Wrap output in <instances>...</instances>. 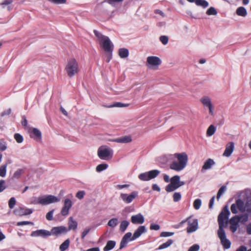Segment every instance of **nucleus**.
<instances>
[{
  "mask_svg": "<svg viewBox=\"0 0 251 251\" xmlns=\"http://www.w3.org/2000/svg\"><path fill=\"white\" fill-rule=\"evenodd\" d=\"M160 229V226L156 224H151L150 226V229L158 230Z\"/></svg>",
  "mask_w": 251,
  "mask_h": 251,
  "instance_id": "nucleus-60",
  "label": "nucleus"
},
{
  "mask_svg": "<svg viewBox=\"0 0 251 251\" xmlns=\"http://www.w3.org/2000/svg\"><path fill=\"white\" fill-rule=\"evenodd\" d=\"M51 235H55L58 236L62 234H65L68 232L67 227L64 226H55L52 228L51 231Z\"/></svg>",
  "mask_w": 251,
  "mask_h": 251,
  "instance_id": "nucleus-14",
  "label": "nucleus"
},
{
  "mask_svg": "<svg viewBox=\"0 0 251 251\" xmlns=\"http://www.w3.org/2000/svg\"><path fill=\"white\" fill-rule=\"evenodd\" d=\"M148 172L150 180L156 177L160 173V171L158 170H153Z\"/></svg>",
  "mask_w": 251,
  "mask_h": 251,
  "instance_id": "nucleus-31",
  "label": "nucleus"
},
{
  "mask_svg": "<svg viewBox=\"0 0 251 251\" xmlns=\"http://www.w3.org/2000/svg\"><path fill=\"white\" fill-rule=\"evenodd\" d=\"M234 148V144L231 142L227 143L226 145V149L223 153V155L226 157H229L232 153Z\"/></svg>",
  "mask_w": 251,
  "mask_h": 251,
  "instance_id": "nucleus-20",
  "label": "nucleus"
},
{
  "mask_svg": "<svg viewBox=\"0 0 251 251\" xmlns=\"http://www.w3.org/2000/svg\"><path fill=\"white\" fill-rule=\"evenodd\" d=\"M238 226H238V225H230V229L233 233H234L237 230Z\"/></svg>",
  "mask_w": 251,
  "mask_h": 251,
  "instance_id": "nucleus-63",
  "label": "nucleus"
},
{
  "mask_svg": "<svg viewBox=\"0 0 251 251\" xmlns=\"http://www.w3.org/2000/svg\"><path fill=\"white\" fill-rule=\"evenodd\" d=\"M116 245V242L112 240L108 241L106 246L103 248L104 251H109L114 248Z\"/></svg>",
  "mask_w": 251,
  "mask_h": 251,
  "instance_id": "nucleus-27",
  "label": "nucleus"
},
{
  "mask_svg": "<svg viewBox=\"0 0 251 251\" xmlns=\"http://www.w3.org/2000/svg\"><path fill=\"white\" fill-rule=\"evenodd\" d=\"M60 199L53 195H47L38 198L37 203L43 205H48L52 203L59 202Z\"/></svg>",
  "mask_w": 251,
  "mask_h": 251,
  "instance_id": "nucleus-6",
  "label": "nucleus"
},
{
  "mask_svg": "<svg viewBox=\"0 0 251 251\" xmlns=\"http://www.w3.org/2000/svg\"><path fill=\"white\" fill-rule=\"evenodd\" d=\"M195 3L197 6H200L203 8L207 7L209 5L208 1L205 0H196Z\"/></svg>",
  "mask_w": 251,
  "mask_h": 251,
  "instance_id": "nucleus-29",
  "label": "nucleus"
},
{
  "mask_svg": "<svg viewBox=\"0 0 251 251\" xmlns=\"http://www.w3.org/2000/svg\"><path fill=\"white\" fill-rule=\"evenodd\" d=\"M119 55L122 58L127 57L129 55L128 50L126 48H121L119 50Z\"/></svg>",
  "mask_w": 251,
  "mask_h": 251,
  "instance_id": "nucleus-28",
  "label": "nucleus"
},
{
  "mask_svg": "<svg viewBox=\"0 0 251 251\" xmlns=\"http://www.w3.org/2000/svg\"><path fill=\"white\" fill-rule=\"evenodd\" d=\"M7 149V145L5 142H0V151H4Z\"/></svg>",
  "mask_w": 251,
  "mask_h": 251,
  "instance_id": "nucleus-62",
  "label": "nucleus"
},
{
  "mask_svg": "<svg viewBox=\"0 0 251 251\" xmlns=\"http://www.w3.org/2000/svg\"><path fill=\"white\" fill-rule=\"evenodd\" d=\"M216 131V128L213 125H210L207 130V131H206V135L207 136H211L212 135H213L215 132Z\"/></svg>",
  "mask_w": 251,
  "mask_h": 251,
  "instance_id": "nucleus-33",
  "label": "nucleus"
},
{
  "mask_svg": "<svg viewBox=\"0 0 251 251\" xmlns=\"http://www.w3.org/2000/svg\"><path fill=\"white\" fill-rule=\"evenodd\" d=\"M90 228H86L81 233V238L84 239L85 237L87 235V234L90 232Z\"/></svg>",
  "mask_w": 251,
  "mask_h": 251,
  "instance_id": "nucleus-59",
  "label": "nucleus"
},
{
  "mask_svg": "<svg viewBox=\"0 0 251 251\" xmlns=\"http://www.w3.org/2000/svg\"><path fill=\"white\" fill-rule=\"evenodd\" d=\"M16 204V200L15 198L12 197L8 201V206L10 209H12L14 208L15 205Z\"/></svg>",
  "mask_w": 251,
  "mask_h": 251,
  "instance_id": "nucleus-50",
  "label": "nucleus"
},
{
  "mask_svg": "<svg viewBox=\"0 0 251 251\" xmlns=\"http://www.w3.org/2000/svg\"><path fill=\"white\" fill-rule=\"evenodd\" d=\"M199 249V245L197 244H194L189 249L188 251H198Z\"/></svg>",
  "mask_w": 251,
  "mask_h": 251,
  "instance_id": "nucleus-57",
  "label": "nucleus"
},
{
  "mask_svg": "<svg viewBox=\"0 0 251 251\" xmlns=\"http://www.w3.org/2000/svg\"><path fill=\"white\" fill-rule=\"evenodd\" d=\"M70 241L69 239H66L59 247V250L61 251H66L69 247Z\"/></svg>",
  "mask_w": 251,
  "mask_h": 251,
  "instance_id": "nucleus-30",
  "label": "nucleus"
},
{
  "mask_svg": "<svg viewBox=\"0 0 251 251\" xmlns=\"http://www.w3.org/2000/svg\"><path fill=\"white\" fill-rule=\"evenodd\" d=\"M229 224L230 225H235L239 226V223L240 222V219H239L238 216L237 215H235L232 217L229 220Z\"/></svg>",
  "mask_w": 251,
  "mask_h": 251,
  "instance_id": "nucleus-34",
  "label": "nucleus"
},
{
  "mask_svg": "<svg viewBox=\"0 0 251 251\" xmlns=\"http://www.w3.org/2000/svg\"><path fill=\"white\" fill-rule=\"evenodd\" d=\"M73 203L69 199H65L64 201V205L61 209V214L63 216L69 214L70 209L72 206Z\"/></svg>",
  "mask_w": 251,
  "mask_h": 251,
  "instance_id": "nucleus-13",
  "label": "nucleus"
},
{
  "mask_svg": "<svg viewBox=\"0 0 251 251\" xmlns=\"http://www.w3.org/2000/svg\"><path fill=\"white\" fill-rule=\"evenodd\" d=\"M139 178L142 181L150 180L148 172L140 174L138 176Z\"/></svg>",
  "mask_w": 251,
  "mask_h": 251,
  "instance_id": "nucleus-36",
  "label": "nucleus"
},
{
  "mask_svg": "<svg viewBox=\"0 0 251 251\" xmlns=\"http://www.w3.org/2000/svg\"><path fill=\"white\" fill-rule=\"evenodd\" d=\"M145 221L144 216L140 213L133 215L131 217V222L133 224H142Z\"/></svg>",
  "mask_w": 251,
  "mask_h": 251,
  "instance_id": "nucleus-19",
  "label": "nucleus"
},
{
  "mask_svg": "<svg viewBox=\"0 0 251 251\" xmlns=\"http://www.w3.org/2000/svg\"><path fill=\"white\" fill-rule=\"evenodd\" d=\"M53 213L54 209H52L47 213L46 218L48 221H51L53 219Z\"/></svg>",
  "mask_w": 251,
  "mask_h": 251,
  "instance_id": "nucleus-51",
  "label": "nucleus"
},
{
  "mask_svg": "<svg viewBox=\"0 0 251 251\" xmlns=\"http://www.w3.org/2000/svg\"><path fill=\"white\" fill-rule=\"evenodd\" d=\"M230 215L227 205H226L218 217L219 229H224L225 221H227Z\"/></svg>",
  "mask_w": 251,
  "mask_h": 251,
  "instance_id": "nucleus-5",
  "label": "nucleus"
},
{
  "mask_svg": "<svg viewBox=\"0 0 251 251\" xmlns=\"http://www.w3.org/2000/svg\"><path fill=\"white\" fill-rule=\"evenodd\" d=\"M146 231L147 230L145 226H141L135 231L132 236L131 232H128L126 233L123 237L121 241L120 249L121 250L126 247L128 241H131L135 240Z\"/></svg>",
  "mask_w": 251,
  "mask_h": 251,
  "instance_id": "nucleus-2",
  "label": "nucleus"
},
{
  "mask_svg": "<svg viewBox=\"0 0 251 251\" xmlns=\"http://www.w3.org/2000/svg\"><path fill=\"white\" fill-rule=\"evenodd\" d=\"M128 105V104H124V103H123L121 102H115L114 104L109 105L107 107H126Z\"/></svg>",
  "mask_w": 251,
  "mask_h": 251,
  "instance_id": "nucleus-45",
  "label": "nucleus"
},
{
  "mask_svg": "<svg viewBox=\"0 0 251 251\" xmlns=\"http://www.w3.org/2000/svg\"><path fill=\"white\" fill-rule=\"evenodd\" d=\"M129 222L127 221H123L121 222L120 226V229L121 231L124 232L126 230V228L129 225Z\"/></svg>",
  "mask_w": 251,
  "mask_h": 251,
  "instance_id": "nucleus-38",
  "label": "nucleus"
},
{
  "mask_svg": "<svg viewBox=\"0 0 251 251\" xmlns=\"http://www.w3.org/2000/svg\"><path fill=\"white\" fill-rule=\"evenodd\" d=\"M5 181L4 180L1 179L0 180V193L2 192L5 188Z\"/></svg>",
  "mask_w": 251,
  "mask_h": 251,
  "instance_id": "nucleus-58",
  "label": "nucleus"
},
{
  "mask_svg": "<svg viewBox=\"0 0 251 251\" xmlns=\"http://www.w3.org/2000/svg\"><path fill=\"white\" fill-rule=\"evenodd\" d=\"M13 1L12 0H5L0 3L1 5H6L11 4Z\"/></svg>",
  "mask_w": 251,
  "mask_h": 251,
  "instance_id": "nucleus-64",
  "label": "nucleus"
},
{
  "mask_svg": "<svg viewBox=\"0 0 251 251\" xmlns=\"http://www.w3.org/2000/svg\"><path fill=\"white\" fill-rule=\"evenodd\" d=\"M226 186H222L220 189L219 190L217 195V199L219 200L220 198L221 197V195L226 191Z\"/></svg>",
  "mask_w": 251,
  "mask_h": 251,
  "instance_id": "nucleus-46",
  "label": "nucleus"
},
{
  "mask_svg": "<svg viewBox=\"0 0 251 251\" xmlns=\"http://www.w3.org/2000/svg\"><path fill=\"white\" fill-rule=\"evenodd\" d=\"M118 224V220L117 218H113L110 220L108 222V225L112 227H115Z\"/></svg>",
  "mask_w": 251,
  "mask_h": 251,
  "instance_id": "nucleus-39",
  "label": "nucleus"
},
{
  "mask_svg": "<svg viewBox=\"0 0 251 251\" xmlns=\"http://www.w3.org/2000/svg\"><path fill=\"white\" fill-rule=\"evenodd\" d=\"M111 141L116 143H128L131 142L132 139L130 136H125L120 138H115Z\"/></svg>",
  "mask_w": 251,
  "mask_h": 251,
  "instance_id": "nucleus-23",
  "label": "nucleus"
},
{
  "mask_svg": "<svg viewBox=\"0 0 251 251\" xmlns=\"http://www.w3.org/2000/svg\"><path fill=\"white\" fill-rule=\"evenodd\" d=\"M168 156L164 155L159 157L158 159V161L162 164H165L168 162Z\"/></svg>",
  "mask_w": 251,
  "mask_h": 251,
  "instance_id": "nucleus-49",
  "label": "nucleus"
},
{
  "mask_svg": "<svg viewBox=\"0 0 251 251\" xmlns=\"http://www.w3.org/2000/svg\"><path fill=\"white\" fill-rule=\"evenodd\" d=\"M147 63L150 65L151 69H157L161 63V59L157 56H149L147 59Z\"/></svg>",
  "mask_w": 251,
  "mask_h": 251,
  "instance_id": "nucleus-10",
  "label": "nucleus"
},
{
  "mask_svg": "<svg viewBox=\"0 0 251 251\" xmlns=\"http://www.w3.org/2000/svg\"><path fill=\"white\" fill-rule=\"evenodd\" d=\"M33 224H34L33 223H32L31 222L22 221V222H18L17 224V225L18 226H24V225H33Z\"/></svg>",
  "mask_w": 251,
  "mask_h": 251,
  "instance_id": "nucleus-56",
  "label": "nucleus"
},
{
  "mask_svg": "<svg viewBox=\"0 0 251 251\" xmlns=\"http://www.w3.org/2000/svg\"><path fill=\"white\" fill-rule=\"evenodd\" d=\"M174 234V232H167V231H164L162 232L160 235V237H169L173 235Z\"/></svg>",
  "mask_w": 251,
  "mask_h": 251,
  "instance_id": "nucleus-54",
  "label": "nucleus"
},
{
  "mask_svg": "<svg viewBox=\"0 0 251 251\" xmlns=\"http://www.w3.org/2000/svg\"><path fill=\"white\" fill-rule=\"evenodd\" d=\"M241 212L246 211V206L244 202L240 199L236 200L235 203L231 204L230 210L233 214H236L238 213V210Z\"/></svg>",
  "mask_w": 251,
  "mask_h": 251,
  "instance_id": "nucleus-8",
  "label": "nucleus"
},
{
  "mask_svg": "<svg viewBox=\"0 0 251 251\" xmlns=\"http://www.w3.org/2000/svg\"><path fill=\"white\" fill-rule=\"evenodd\" d=\"M31 236L32 237H42L46 238L51 235V232L50 231L45 229H39L33 231L31 233Z\"/></svg>",
  "mask_w": 251,
  "mask_h": 251,
  "instance_id": "nucleus-15",
  "label": "nucleus"
},
{
  "mask_svg": "<svg viewBox=\"0 0 251 251\" xmlns=\"http://www.w3.org/2000/svg\"><path fill=\"white\" fill-rule=\"evenodd\" d=\"M33 212L31 209L20 207L14 210V213L15 215L22 216L31 214Z\"/></svg>",
  "mask_w": 251,
  "mask_h": 251,
  "instance_id": "nucleus-17",
  "label": "nucleus"
},
{
  "mask_svg": "<svg viewBox=\"0 0 251 251\" xmlns=\"http://www.w3.org/2000/svg\"><path fill=\"white\" fill-rule=\"evenodd\" d=\"M65 70L69 77L74 76L80 71L78 62L74 58L69 59L65 66Z\"/></svg>",
  "mask_w": 251,
  "mask_h": 251,
  "instance_id": "nucleus-3",
  "label": "nucleus"
},
{
  "mask_svg": "<svg viewBox=\"0 0 251 251\" xmlns=\"http://www.w3.org/2000/svg\"><path fill=\"white\" fill-rule=\"evenodd\" d=\"M217 234L224 248L225 249L230 248L231 246V242L226 238L224 229H218Z\"/></svg>",
  "mask_w": 251,
  "mask_h": 251,
  "instance_id": "nucleus-9",
  "label": "nucleus"
},
{
  "mask_svg": "<svg viewBox=\"0 0 251 251\" xmlns=\"http://www.w3.org/2000/svg\"><path fill=\"white\" fill-rule=\"evenodd\" d=\"M113 152L110 148L100 147L98 150V155L101 159L107 160L112 157Z\"/></svg>",
  "mask_w": 251,
  "mask_h": 251,
  "instance_id": "nucleus-7",
  "label": "nucleus"
},
{
  "mask_svg": "<svg viewBox=\"0 0 251 251\" xmlns=\"http://www.w3.org/2000/svg\"><path fill=\"white\" fill-rule=\"evenodd\" d=\"M245 206H246V211L248 213H251V201H247Z\"/></svg>",
  "mask_w": 251,
  "mask_h": 251,
  "instance_id": "nucleus-52",
  "label": "nucleus"
},
{
  "mask_svg": "<svg viewBox=\"0 0 251 251\" xmlns=\"http://www.w3.org/2000/svg\"><path fill=\"white\" fill-rule=\"evenodd\" d=\"M25 169H18L17 170L13 175L12 177V179H19L25 173Z\"/></svg>",
  "mask_w": 251,
  "mask_h": 251,
  "instance_id": "nucleus-25",
  "label": "nucleus"
},
{
  "mask_svg": "<svg viewBox=\"0 0 251 251\" xmlns=\"http://www.w3.org/2000/svg\"><path fill=\"white\" fill-rule=\"evenodd\" d=\"M14 139L18 143H21L23 142V137L19 133H15L14 135Z\"/></svg>",
  "mask_w": 251,
  "mask_h": 251,
  "instance_id": "nucleus-44",
  "label": "nucleus"
},
{
  "mask_svg": "<svg viewBox=\"0 0 251 251\" xmlns=\"http://www.w3.org/2000/svg\"><path fill=\"white\" fill-rule=\"evenodd\" d=\"M67 0H48L50 2L56 4H64L66 2Z\"/></svg>",
  "mask_w": 251,
  "mask_h": 251,
  "instance_id": "nucleus-55",
  "label": "nucleus"
},
{
  "mask_svg": "<svg viewBox=\"0 0 251 251\" xmlns=\"http://www.w3.org/2000/svg\"><path fill=\"white\" fill-rule=\"evenodd\" d=\"M236 13L238 16L245 17L247 15V11L243 6H240L237 8Z\"/></svg>",
  "mask_w": 251,
  "mask_h": 251,
  "instance_id": "nucleus-26",
  "label": "nucleus"
},
{
  "mask_svg": "<svg viewBox=\"0 0 251 251\" xmlns=\"http://www.w3.org/2000/svg\"><path fill=\"white\" fill-rule=\"evenodd\" d=\"M11 112V108H9L8 109H7L6 110H4L3 111H2L1 113H0V116L1 117H4L6 115H9Z\"/></svg>",
  "mask_w": 251,
  "mask_h": 251,
  "instance_id": "nucleus-61",
  "label": "nucleus"
},
{
  "mask_svg": "<svg viewBox=\"0 0 251 251\" xmlns=\"http://www.w3.org/2000/svg\"><path fill=\"white\" fill-rule=\"evenodd\" d=\"M94 32L96 36L98 38L100 43L104 51L108 52H111L113 49V45L110 39L106 36L102 35L98 31L94 30Z\"/></svg>",
  "mask_w": 251,
  "mask_h": 251,
  "instance_id": "nucleus-4",
  "label": "nucleus"
},
{
  "mask_svg": "<svg viewBox=\"0 0 251 251\" xmlns=\"http://www.w3.org/2000/svg\"><path fill=\"white\" fill-rule=\"evenodd\" d=\"M7 164L2 165L0 167V176L5 177L6 174Z\"/></svg>",
  "mask_w": 251,
  "mask_h": 251,
  "instance_id": "nucleus-37",
  "label": "nucleus"
},
{
  "mask_svg": "<svg viewBox=\"0 0 251 251\" xmlns=\"http://www.w3.org/2000/svg\"><path fill=\"white\" fill-rule=\"evenodd\" d=\"M77 227V223L74 220L72 217H70L68 221V231L71 230H75Z\"/></svg>",
  "mask_w": 251,
  "mask_h": 251,
  "instance_id": "nucleus-24",
  "label": "nucleus"
},
{
  "mask_svg": "<svg viewBox=\"0 0 251 251\" xmlns=\"http://www.w3.org/2000/svg\"><path fill=\"white\" fill-rule=\"evenodd\" d=\"M201 201L199 199H197L195 200L193 203V206L195 209L198 210L200 209L201 206Z\"/></svg>",
  "mask_w": 251,
  "mask_h": 251,
  "instance_id": "nucleus-42",
  "label": "nucleus"
},
{
  "mask_svg": "<svg viewBox=\"0 0 251 251\" xmlns=\"http://www.w3.org/2000/svg\"><path fill=\"white\" fill-rule=\"evenodd\" d=\"M173 243L174 241L172 239H169L166 242L160 245L158 247V249L162 250L166 249L170 246Z\"/></svg>",
  "mask_w": 251,
  "mask_h": 251,
  "instance_id": "nucleus-32",
  "label": "nucleus"
},
{
  "mask_svg": "<svg viewBox=\"0 0 251 251\" xmlns=\"http://www.w3.org/2000/svg\"><path fill=\"white\" fill-rule=\"evenodd\" d=\"M198 228V221L196 219L191 221L190 219L188 221V227L187 228V232L189 233L193 232L197 230Z\"/></svg>",
  "mask_w": 251,
  "mask_h": 251,
  "instance_id": "nucleus-16",
  "label": "nucleus"
},
{
  "mask_svg": "<svg viewBox=\"0 0 251 251\" xmlns=\"http://www.w3.org/2000/svg\"><path fill=\"white\" fill-rule=\"evenodd\" d=\"M85 194V192L84 191H79L77 192V193L76 194L75 197L77 199H78L79 200H81L84 198Z\"/></svg>",
  "mask_w": 251,
  "mask_h": 251,
  "instance_id": "nucleus-53",
  "label": "nucleus"
},
{
  "mask_svg": "<svg viewBox=\"0 0 251 251\" xmlns=\"http://www.w3.org/2000/svg\"><path fill=\"white\" fill-rule=\"evenodd\" d=\"M30 137L33 138L36 141H40L42 139L41 131L36 128H33L30 134Z\"/></svg>",
  "mask_w": 251,
  "mask_h": 251,
  "instance_id": "nucleus-21",
  "label": "nucleus"
},
{
  "mask_svg": "<svg viewBox=\"0 0 251 251\" xmlns=\"http://www.w3.org/2000/svg\"><path fill=\"white\" fill-rule=\"evenodd\" d=\"M160 42L164 45L168 44L169 41V38L167 36L162 35L159 38Z\"/></svg>",
  "mask_w": 251,
  "mask_h": 251,
  "instance_id": "nucleus-47",
  "label": "nucleus"
},
{
  "mask_svg": "<svg viewBox=\"0 0 251 251\" xmlns=\"http://www.w3.org/2000/svg\"><path fill=\"white\" fill-rule=\"evenodd\" d=\"M174 156L177 160L173 161L170 165V168L177 172L183 170L186 167L188 161L187 153L185 152L176 153Z\"/></svg>",
  "mask_w": 251,
  "mask_h": 251,
  "instance_id": "nucleus-1",
  "label": "nucleus"
},
{
  "mask_svg": "<svg viewBox=\"0 0 251 251\" xmlns=\"http://www.w3.org/2000/svg\"><path fill=\"white\" fill-rule=\"evenodd\" d=\"M170 181L172 184L177 187V188L184 184V182L180 181V176L177 175L173 176Z\"/></svg>",
  "mask_w": 251,
  "mask_h": 251,
  "instance_id": "nucleus-22",
  "label": "nucleus"
},
{
  "mask_svg": "<svg viewBox=\"0 0 251 251\" xmlns=\"http://www.w3.org/2000/svg\"><path fill=\"white\" fill-rule=\"evenodd\" d=\"M200 101L204 106L208 108L209 114L214 115L213 106L211 99L207 96H204L201 99Z\"/></svg>",
  "mask_w": 251,
  "mask_h": 251,
  "instance_id": "nucleus-12",
  "label": "nucleus"
},
{
  "mask_svg": "<svg viewBox=\"0 0 251 251\" xmlns=\"http://www.w3.org/2000/svg\"><path fill=\"white\" fill-rule=\"evenodd\" d=\"M239 219H240V222L242 223H245L248 221L249 219V216L247 214H241L237 215Z\"/></svg>",
  "mask_w": 251,
  "mask_h": 251,
  "instance_id": "nucleus-41",
  "label": "nucleus"
},
{
  "mask_svg": "<svg viewBox=\"0 0 251 251\" xmlns=\"http://www.w3.org/2000/svg\"><path fill=\"white\" fill-rule=\"evenodd\" d=\"M176 189H177V187H176L175 185H174L170 183V184L167 185L165 190L168 192H171L175 191Z\"/></svg>",
  "mask_w": 251,
  "mask_h": 251,
  "instance_id": "nucleus-43",
  "label": "nucleus"
},
{
  "mask_svg": "<svg viewBox=\"0 0 251 251\" xmlns=\"http://www.w3.org/2000/svg\"><path fill=\"white\" fill-rule=\"evenodd\" d=\"M181 195L179 192H175L173 195V200L175 202H177L180 200Z\"/></svg>",
  "mask_w": 251,
  "mask_h": 251,
  "instance_id": "nucleus-48",
  "label": "nucleus"
},
{
  "mask_svg": "<svg viewBox=\"0 0 251 251\" xmlns=\"http://www.w3.org/2000/svg\"><path fill=\"white\" fill-rule=\"evenodd\" d=\"M208 15H216L217 11L214 7H210L206 12Z\"/></svg>",
  "mask_w": 251,
  "mask_h": 251,
  "instance_id": "nucleus-40",
  "label": "nucleus"
},
{
  "mask_svg": "<svg viewBox=\"0 0 251 251\" xmlns=\"http://www.w3.org/2000/svg\"><path fill=\"white\" fill-rule=\"evenodd\" d=\"M108 164L103 163L98 165L96 168V171L97 172H100L108 168Z\"/></svg>",
  "mask_w": 251,
  "mask_h": 251,
  "instance_id": "nucleus-35",
  "label": "nucleus"
},
{
  "mask_svg": "<svg viewBox=\"0 0 251 251\" xmlns=\"http://www.w3.org/2000/svg\"><path fill=\"white\" fill-rule=\"evenodd\" d=\"M138 195V192L132 191L129 194L121 193L120 194V198L126 203H129L137 197Z\"/></svg>",
  "mask_w": 251,
  "mask_h": 251,
  "instance_id": "nucleus-11",
  "label": "nucleus"
},
{
  "mask_svg": "<svg viewBox=\"0 0 251 251\" xmlns=\"http://www.w3.org/2000/svg\"><path fill=\"white\" fill-rule=\"evenodd\" d=\"M215 164V162L213 159L208 158L204 162L202 166L201 172L204 173L206 170H210L212 168V166Z\"/></svg>",
  "mask_w": 251,
  "mask_h": 251,
  "instance_id": "nucleus-18",
  "label": "nucleus"
}]
</instances>
